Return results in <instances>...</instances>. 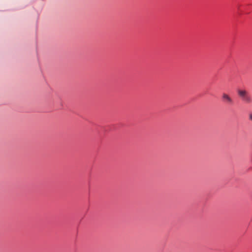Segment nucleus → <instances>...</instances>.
Instances as JSON below:
<instances>
[{
    "label": "nucleus",
    "mask_w": 252,
    "mask_h": 252,
    "mask_svg": "<svg viewBox=\"0 0 252 252\" xmlns=\"http://www.w3.org/2000/svg\"><path fill=\"white\" fill-rule=\"evenodd\" d=\"M238 94L245 102L250 103L252 102L251 96L246 90H239L238 91Z\"/></svg>",
    "instance_id": "1"
},
{
    "label": "nucleus",
    "mask_w": 252,
    "mask_h": 252,
    "mask_svg": "<svg viewBox=\"0 0 252 252\" xmlns=\"http://www.w3.org/2000/svg\"><path fill=\"white\" fill-rule=\"evenodd\" d=\"M222 98L223 100L228 104H232L233 101V99L226 94L223 93L222 94Z\"/></svg>",
    "instance_id": "2"
},
{
    "label": "nucleus",
    "mask_w": 252,
    "mask_h": 252,
    "mask_svg": "<svg viewBox=\"0 0 252 252\" xmlns=\"http://www.w3.org/2000/svg\"><path fill=\"white\" fill-rule=\"evenodd\" d=\"M249 119L250 120L252 121V114H250Z\"/></svg>",
    "instance_id": "3"
}]
</instances>
